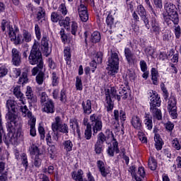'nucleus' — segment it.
<instances>
[{"label":"nucleus","instance_id":"60","mask_svg":"<svg viewBox=\"0 0 181 181\" xmlns=\"http://www.w3.org/2000/svg\"><path fill=\"white\" fill-rule=\"evenodd\" d=\"M95 151L96 152V153L100 155V153H101V152H103V144H100V143H95Z\"/></svg>","mask_w":181,"mask_h":181},{"label":"nucleus","instance_id":"33","mask_svg":"<svg viewBox=\"0 0 181 181\" xmlns=\"http://www.w3.org/2000/svg\"><path fill=\"white\" fill-rule=\"evenodd\" d=\"M72 22L69 17H66L64 20L59 21V25L60 26H64L66 29H70V23Z\"/></svg>","mask_w":181,"mask_h":181},{"label":"nucleus","instance_id":"32","mask_svg":"<svg viewBox=\"0 0 181 181\" xmlns=\"http://www.w3.org/2000/svg\"><path fill=\"white\" fill-rule=\"evenodd\" d=\"M101 40V35L98 31H95L92 33L90 36V42L92 43H98Z\"/></svg>","mask_w":181,"mask_h":181},{"label":"nucleus","instance_id":"6","mask_svg":"<svg viewBox=\"0 0 181 181\" xmlns=\"http://www.w3.org/2000/svg\"><path fill=\"white\" fill-rule=\"evenodd\" d=\"M52 129L53 132H62V134H66L69 132V126L65 123L62 122L60 117H55V122L52 124Z\"/></svg>","mask_w":181,"mask_h":181},{"label":"nucleus","instance_id":"59","mask_svg":"<svg viewBox=\"0 0 181 181\" xmlns=\"http://www.w3.org/2000/svg\"><path fill=\"white\" fill-rule=\"evenodd\" d=\"M35 35L37 40H40V37H41L40 27H39V25L37 24H35Z\"/></svg>","mask_w":181,"mask_h":181},{"label":"nucleus","instance_id":"8","mask_svg":"<svg viewBox=\"0 0 181 181\" xmlns=\"http://www.w3.org/2000/svg\"><path fill=\"white\" fill-rule=\"evenodd\" d=\"M176 104H177L176 98H175V96H170L168 99L167 109L173 119L177 118V107Z\"/></svg>","mask_w":181,"mask_h":181},{"label":"nucleus","instance_id":"44","mask_svg":"<svg viewBox=\"0 0 181 181\" xmlns=\"http://www.w3.org/2000/svg\"><path fill=\"white\" fill-rule=\"evenodd\" d=\"M23 40H24L27 43L32 40V35L30 34V33L25 30H23Z\"/></svg>","mask_w":181,"mask_h":181},{"label":"nucleus","instance_id":"18","mask_svg":"<svg viewBox=\"0 0 181 181\" xmlns=\"http://www.w3.org/2000/svg\"><path fill=\"white\" fill-rule=\"evenodd\" d=\"M124 56L128 64H132L135 62V55L131 51V49L126 47L124 48Z\"/></svg>","mask_w":181,"mask_h":181},{"label":"nucleus","instance_id":"34","mask_svg":"<svg viewBox=\"0 0 181 181\" xmlns=\"http://www.w3.org/2000/svg\"><path fill=\"white\" fill-rule=\"evenodd\" d=\"M70 47H65L64 49V57L67 64L71 59V52H70Z\"/></svg>","mask_w":181,"mask_h":181},{"label":"nucleus","instance_id":"47","mask_svg":"<svg viewBox=\"0 0 181 181\" xmlns=\"http://www.w3.org/2000/svg\"><path fill=\"white\" fill-rule=\"evenodd\" d=\"M78 29V24L75 21H72L71 25V35H74V36H76Z\"/></svg>","mask_w":181,"mask_h":181},{"label":"nucleus","instance_id":"49","mask_svg":"<svg viewBox=\"0 0 181 181\" xmlns=\"http://www.w3.org/2000/svg\"><path fill=\"white\" fill-rule=\"evenodd\" d=\"M106 23L110 29L112 28V25H114V18H112V16L111 14H108L106 18Z\"/></svg>","mask_w":181,"mask_h":181},{"label":"nucleus","instance_id":"57","mask_svg":"<svg viewBox=\"0 0 181 181\" xmlns=\"http://www.w3.org/2000/svg\"><path fill=\"white\" fill-rule=\"evenodd\" d=\"M60 101H62V103H66V101H67V95H66V90L64 89L61 90Z\"/></svg>","mask_w":181,"mask_h":181},{"label":"nucleus","instance_id":"58","mask_svg":"<svg viewBox=\"0 0 181 181\" xmlns=\"http://www.w3.org/2000/svg\"><path fill=\"white\" fill-rule=\"evenodd\" d=\"M1 30H3V32H5L6 28L9 30V28H11V25H9V23H8V21H6V20H3L1 21Z\"/></svg>","mask_w":181,"mask_h":181},{"label":"nucleus","instance_id":"38","mask_svg":"<svg viewBox=\"0 0 181 181\" xmlns=\"http://www.w3.org/2000/svg\"><path fill=\"white\" fill-rule=\"evenodd\" d=\"M64 149L66 152H71L73 151V143L70 140H66L63 143Z\"/></svg>","mask_w":181,"mask_h":181},{"label":"nucleus","instance_id":"43","mask_svg":"<svg viewBox=\"0 0 181 181\" xmlns=\"http://www.w3.org/2000/svg\"><path fill=\"white\" fill-rule=\"evenodd\" d=\"M46 15V11L42 7H39L38 11L37 13V19L40 21V19H43Z\"/></svg>","mask_w":181,"mask_h":181},{"label":"nucleus","instance_id":"15","mask_svg":"<svg viewBox=\"0 0 181 181\" xmlns=\"http://www.w3.org/2000/svg\"><path fill=\"white\" fill-rule=\"evenodd\" d=\"M91 100H87L86 101H83L81 103V107L83 110V114L85 115H90L93 112Z\"/></svg>","mask_w":181,"mask_h":181},{"label":"nucleus","instance_id":"39","mask_svg":"<svg viewBox=\"0 0 181 181\" xmlns=\"http://www.w3.org/2000/svg\"><path fill=\"white\" fill-rule=\"evenodd\" d=\"M51 79L53 87L59 86V76L56 72L52 73Z\"/></svg>","mask_w":181,"mask_h":181},{"label":"nucleus","instance_id":"36","mask_svg":"<svg viewBox=\"0 0 181 181\" xmlns=\"http://www.w3.org/2000/svg\"><path fill=\"white\" fill-rule=\"evenodd\" d=\"M158 73L155 68L151 69V80L153 81V84L157 86L158 84Z\"/></svg>","mask_w":181,"mask_h":181},{"label":"nucleus","instance_id":"42","mask_svg":"<svg viewBox=\"0 0 181 181\" xmlns=\"http://www.w3.org/2000/svg\"><path fill=\"white\" fill-rule=\"evenodd\" d=\"M107 141V137L104 133L100 132L98 135V140L96 141L97 144H103Z\"/></svg>","mask_w":181,"mask_h":181},{"label":"nucleus","instance_id":"5","mask_svg":"<svg viewBox=\"0 0 181 181\" xmlns=\"http://www.w3.org/2000/svg\"><path fill=\"white\" fill-rule=\"evenodd\" d=\"M89 119L90 121V127L93 129V135H95L103 129V120L101 119V117L97 115V114H93L90 116Z\"/></svg>","mask_w":181,"mask_h":181},{"label":"nucleus","instance_id":"45","mask_svg":"<svg viewBox=\"0 0 181 181\" xmlns=\"http://www.w3.org/2000/svg\"><path fill=\"white\" fill-rule=\"evenodd\" d=\"M103 54L101 52H98L95 54V57L93 58V61L96 62L97 63H98L99 64H100V63H103Z\"/></svg>","mask_w":181,"mask_h":181},{"label":"nucleus","instance_id":"48","mask_svg":"<svg viewBox=\"0 0 181 181\" xmlns=\"http://www.w3.org/2000/svg\"><path fill=\"white\" fill-rule=\"evenodd\" d=\"M39 155H35V158H34L33 165L35 168H40L42 165V159Z\"/></svg>","mask_w":181,"mask_h":181},{"label":"nucleus","instance_id":"1","mask_svg":"<svg viewBox=\"0 0 181 181\" xmlns=\"http://www.w3.org/2000/svg\"><path fill=\"white\" fill-rule=\"evenodd\" d=\"M6 107L8 113L6 118L8 119L7 124V131L8 132L7 141H9L12 145H18L19 142L23 141V134L22 128L18 126V115L15 114L18 111L16 102L12 100L6 101Z\"/></svg>","mask_w":181,"mask_h":181},{"label":"nucleus","instance_id":"56","mask_svg":"<svg viewBox=\"0 0 181 181\" xmlns=\"http://www.w3.org/2000/svg\"><path fill=\"white\" fill-rule=\"evenodd\" d=\"M163 19L165 23H167V25H172V22L173 23V20L170 17V14H163Z\"/></svg>","mask_w":181,"mask_h":181},{"label":"nucleus","instance_id":"26","mask_svg":"<svg viewBox=\"0 0 181 181\" xmlns=\"http://www.w3.org/2000/svg\"><path fill=\"white\" fill-rule=\"evenodd\" d=\"M128 93H129V90L127 88H122L119 91V94L117 95V101H121L122 100H127L128 98Z\"/></svg>","mask_w":181,"mask_h":181},{"label":"nucleus","instance_id":"41","mask_svg":"<svg viewBox=\"0 0 181 181\" xmlns=\"http://www.w3.org/2000/svg\"><path fill=\"white\" fill-rule=\"evenodd\" d=\"M28 73L23 72L21 75V76L18 79V84H26L28 83Z\"/></svg>","mask_w":181,"mask_h":181},{"label":"nucleus","instance_id":"63","mask_svg":"<svg viewBox=\"0 0 181 181\" xmlns=\"http://www.w3.org/2000/svg\"><path fill=\"white\" fill-rule=\"evenodd\" d=\"M145 53L148 57L153 56L155 51L153 50V48H152L151 47H148L147 48H146Z\"/></svg>","mask_w":181,"mask_h":181},{"label":"nucleus","instance_id":"2","mask_svg":"<svg viewBox=\"0 0 181 181\" xmlns=\"http://www.w3.org/2000/svg\"><path fill=\"white\" fill-rule=\"evenodd\" d=\"M28 62L30 64H32L33 66L37 64V66L34 67L31 71V73L33 76H36L37 69L45 68L43 57H42V52H40V49H39L38 42H35L33 45L32 49L28 57Z\"/></svg>","mask_w":181,"mask_h":181},{"label":"nucleus","instance_id":"16","mask_svg":"<svg viewBox=\"0 0 181 181\" xmlns=\"http://www.w3.org/2000/svg\"><path fill=\"white\" fill-rule=\"evenodd\" d=\"M43 106V112H46L47 114H53L54 112V103H53V100H48Z\"/></svg>","mask_w":181,"mask_h":181},{"label":"nucleus","instance_id":"35","mask_svg":"<svg viewBox=\"0 0 181 181\" xmlns=\"http://www.w3.org/2000/svg\"><path fill=\"white\" fill-rule=\"evenodd\" d=\"M52 99H49V96L45 92H42L40 94V102L41 105L43 106L44 104H46L48 101H50Z\"/></svg>","mask_w":181,"mask_h":181},{"label":"nucleus","instance_id":"13","mask_svg":"<svg viewBox=\"0 0 181 181\" xmlns=\"http://www.w3.org/2000/svg\"><path fill=\"white\" fill-rule=\"evenodd\" d=\"M78 12L82 22H87V21H88V11L86 6L81 4L78 7Z\"/></svg>","mask_w":181,"mask_h":181},{"label":"nucleus","instance_id":"19","mask_svg":"<svg viewBox=\"0 0 181 181\" xmlns=\"http://www.w3.org/2000/svg\"><path fill=\"white\" fill-rule=\"evenodd\" d=\"M132 127L139 131L142 129V120L138 116H133L131 121Z\"/></svg>","mask_w":181,"mask_h":181},{"label":"nucleus","instance_id":"29","mask_svg":"<svg viewBox=\"0 0 181 181\" xmlns=\"http://www.w3.org/2000/svg\"><path fill=\"white\" fill-rule=\"evenodd\" d=\"M62 20H63V16L62 15L59 14L57 12L54 11L51 13V21L53 22V23H60L62 22Z\"/></svg>","mask_w":181,"mask_h":181},{"label":"nucleus","instance_id":"23","mask_svg":"<svg viewBox=\"0 0 181 181\" xmlns=\"http://www.w3.org/2000/svg\"><path fill=\"white\" fill-rule=\"evenodd\" d=\"M28 125H30V134L31 136H36V118L32 117L30 119L28 120Z\"/></svg>","mask_w":181,"mask_h":181},{"label":"nucleus","instance_id":"62","mask_svg":"<svg viewBox=\"0 0 181 181\" xmlns=\"http://www.w3.org/2000/svg\"><path fill=\"white\" fill-rule=\"evenodd\" d=\"M173 144V148H175V149H177V151L180 150V144H179V140H177V139H174L172 141Z\"/></svg>","mask_w":181,"mask_h":181},{"label":"nucleus","instance_id":"31","mask_svg":"<svg viewBox=\"0 0 181 181\" xmlns=\"http://www.w3.org/2000/svg\"><path fill=\"white\" fill-rule=\"evenodd\" d=\"M20 110L21 112H23V115H24V117H28V118H30V119L31 118H35V117L32 116V112H30L29 109H28L27 105L21 106Z\"/></svg>","mask_w":181,"mask_h":181},{"label":"nucleus","instance_id":"3","mask_svg":"<svg viewBox=\"0 0 181 181\" xmlns=\"http://www.w3.org/2000/svg\"><path fill=\"white\" fill-rule=\"evenodd\" d=\"M119 68V57L117 52L112 53L111 56L108 59V74L110 76H115L118 73V69Z\"/></svg>","mask_w":181,"mask_h":181},{"label":"nucleus","instance_id":"17","mask_svg":"<svg viewBox=\"0 0 181 181\" xmlns=\"http://www.w3.org/2000/svg\"><path fill=\"white\" fill-rule=\"evenodd\" d=\"M144 127L151 131L153 128V122H152V116L149 113H145L144 119Z\"/></svg>","mask_w":181,"mask_h":181},{"label":"nucleus","instance_id":"51","mask_svg":"<svg viewBox=\"0 0 181 181\" xmlns=\"http://www.w3.org/2000/svg\"><path fill=\"white\" fill-rule=\"evenodd\" d=\"M160 87H161V90L163 93L164 100L165 101H168V98H169V92H168V90L165 87V83H161Z\"/></svg>","mask_w":181,"mask_h":181},{"label":"nucleus","instance_id":"53","mask_svg":"<svg viewBox=\"0 0 181 181\" xmlns=\"http://www.w3.org/2000/svg\"><path fill=\"white\" fill-rule=\"evenodd\" d=\"M58 11H59V12H61V13L64 15V16H66V15H67V7H66V4H60L59 7L58 8Z\"/></svg>","mask_w":181,"mask_h":181},{"label":"nucleus","instance_id":"40","mask_svg":"<svg viewBox=\"0 0 181 181\" xmlns=\"http://www.w3.org/2000/svg\"><path fill=\"white\" fill-rule=\"evenodd\" d=\"M9 70L5 65H2L0 66V78H4L8 75Z\"/></svg>","mask_w":181,"mask_h":181},{"label":"nucleus","instance_id":"12","mask_svg":"<svg viewBox=\"0 0 181 181\" xmlns=\"http://www.w3.org/2000/svg\"><path fill=\"white\" fill-rule=\"evenodd\" d=\"M112 141V145H110L108 146V148L107 150V155L109 156H114V152H116V153H119V148H118V141H117V139H115V137H114V134L111 132Z\"/></svg>","mask_w":181,"mask_h":181},{"label":"nucleus","instance_id":"54","mask_svg":"<svg viewBox=\"0 0 181 181\" xmlns=\"http://www.w3.org/2000/svg\"><path fill=\"white\" fill-rule=\"evenodd\" d=\"M137 12H138V15L140 17L146 15V11H145V8H144V6L142 5L138 6Z\"/></svg>","mask_w":181,"mask_h":181},{"label":"nucleus","instance_id":"64","mask_svg":"<svg viewBox=\"0 0 181 181\" xmlns=\"http://www.w3.org/2000/svg\"><path fill=\"white\" fill-rule=\"evenodd\" d=\"M140 67L141 71H148V66L146 65V62L145 61L140 62Z\"/></svg>","mask_w":181,"mask_h":181},{"label":"nucleus","instance_id":"10","mask_svg":"<svg viewBox=\"0 0 181 181\" xmlns=\"http://www.w3.org/2000/svg\"><path fill=\"white\" fill-rule=\"evenodd\" d=\"M11 62L13 66H21L22 64V56L18 49L13 48L11 50Z\"/></svg>","mask_w":181,"mask_h":181},{"label":"nucleus","instance_id":"22","mask_svg":"<svg viewBox=\"0 0 181 181\" xmlns=\"http://www.w3.org/2000/svg\"><path fill=\"white\" fill-rule=\"evenodd\" d=\"M113 114L115 121H119V119L121 121H125L127 119V114L125 113V111L122 110L119 111L115 110Z\"/></svg>","mask_w":181,"mask_h":181},{"label":"nucleus","instance_id":"14","mask_svg":"<svg viewBox=\"0 0 181 181\" xmlns=\"http://www.w3.org/2000/svg\"><path fill=\"white\" fill-rule=\"evenodd\" d=\"M41 49L42 53L46 57L52 53V48L49 47V40L46 37H43L41 41Z\"/></svg>","mask_w":181,"mask_h":181},{"label":"nucleus","instance_id":"30","mask_svg":"<svg viewBox=\"0 0 181 181\" xmlns=\"http://www.w3.org/2000/svg\"><path fill=\"white\" fill-rule=\"evenodd\" d=\"M29 151L30 155H38V156H40L43 153V151H40L37 146L35 144H32L30 146Z\"/></svg>","mask_w":181,"mask_h":181},{"label":"nucleus","instance_id":"9","mask_svg":"<svg viewBox=\"0 0 181 181\" xmlns=\"http://www.w3.org/2000/svg\"><path fill=\"white\" fill-rule=\"evenodd\" d=\"M150 108H156V107H160V97L155 91H150Z\"/></svg>","mask_w":181,"mask_h":181},{"label":"nucleus","instance_id":"21","mask_svg":"<svg viewBox=\"0 0 181 181\" xmlns=\"http://www.w3.org/2000/svg\"><path fill=\"white\" fill-rule=\"evenodd\" d=\"M151 23L153 33H155V35H159V33H160V25H159V23L158 22V20H156V18L153 17L151 18Z\"/></svg>","mask_w":181,"mask_h":181},{"label":"nucleus","instance_id":"4","mask_svg":"<svg viewBox=\"0 0 181 181\" xmlns=\"http://www.w3.org/2000/svg\"><path fill=\"white\" fill-rule=\"evenodd\" d=\"M118 94L117 93V88L116 87H111L110 89H107L105 92V107L107 111V112H110V111H112L114 110V101H112V99H111V97L112 98H115L117 100V96Z\"/></svg>","mask_w":181,"mask_h":181},{"label":"nucleus","instance_id":"7","mask_svg":"<svg viewBox=\"0 0 181 181\" xmlns=\"http://www.w3.org/2000/svg\"><path fill=\"white\" fill-rule=\"evenodd\" d=\"M167 15H170L171 19H173L174 25H178L179 23V14L176 11V6L172 3H167L164 6Z\"/></svg>","mask_w":181,"mask_h":181},{"label":"nucleus","instance_id":"24","mask_svg":"<svg viewBox=\"0 0 181 181\" xmlns=\"http://www.w3.org/2000/svg\"><path fill=\"white\" fill-rule=\"evenodd\" d=\"M25 95H26L28 103H30V104H31L32 103H36L37 98H36V96L33 95V90H32L31 87H30V86L27 87Z\"/></svg>","mask_w":181,"mask_h":181},{"label":"nucleus","instance_id":"11","mask_svg":"<svg viewBox=\"0 0 181 181\" xmlns=\"http://www.w3.org/2000/svg\"><path fill=\"white\" fill-rule=\"evenodd\" d=\"M18 30H13V28L9 27V32H8V36L11 40V42H13L14 45L16 46H18V45H21L22 43V40H21V35H17Z\"/></svg>","mask_w":181,"mask_h":181},{"label":"nucleus","instance_id":"25","mask_svg":"<svg viewBox=\"0 0 181 181\" xmlns=\"http://www.w3.org/2000/svg\"><path fill=\"white\" fill-rule=\"evenodd\" d=\"M13 94L17 97V98H19L21 103L25 105V98H23V93L21 92V87L16 86L13 89Z\"/></svg>","mask_w":181,"mask_h":181},{"label":"nucleus","instance_id":"50","mask_svg":"<svg viewBox=\"0 0 181 181\" xmlns=\"http://www.w3.org/2000/svg\"><path fill=\"white\" fill-rule=\"evenodd\" d=\"M76 88L79 91L83 90V82L81 81V78L79 76H76Z\"/></svg>","mask_w":181,"mask_h":181},{"label":"nucleus","instance_id":"46","mask_svg":"<svg viewBox=\"0 0 181 181\" xmlns=\"http://www.w3.org/2000/svg\"><path fill=\"white\" fill-rule=\"evenodd\" d=\"M21 163L26 170L29 166V163L28 162V156L25 153H23L21 156Z\"/></svg>","mask_w":181,"mask_h":181},{"label":"nucleus","instance_id":"27","mask_svg":"<svg viewBox=\"0 0 181 181\" xmlns=\"http://www.w3.org/2000/svg\"><path fill=\"white\" fill-rule=\"evenodd\" d=\"M83 175H84V173L82 170H78L77 172L74 171L71 173L72 179L75 181H84L83 180Z\"/></svg>","mask_w":181,"mask_h":181},{"label":"nucleus","instance_id":"20","mask_svg":"<svg viewBox=\"0 0 181 181\" xmlns=\"http://www.w3.org/2000/svg\"><path fill=\"white\" fill-rule=\"evenodd\" d=\"M45 71H46L45 67L37 69L36 72V74H37L36 76V81L37 84H43V81L45 80Z\"/></svg>","mask_w":181,"mask_h":181},{"label":"nucleus","instance_id":"55","mask_svg":"<svg viewBox=\"0 0 181 181\" xmlns=\"http://www.w3.org/2000/svg\"><path fill=\"white\" fill-rule=\"evenodd\" d=\"M140 18H141V21H143L146 29H150L151 25H149V19H148V17H146V14L144 16H140Z\"/></svg>","mask_w":181,"mask_h":181},{"label":"nucleus","instance_id":"37","mask_svg":"<svg viewBox=\"0 0 181 181\" xmlns=\"http://www.w3.org/2000/svg\"><path fill=\"white\" fill-rule=\"evenodd\" d=\"M148 168L151 170H156V168H158V163H156V160L153 157H151L148 159Z\"/></svg>","mask_w":181,"mask_h":181},{"label":"nucleus","instance_id":"61","mask_svg":"<svg viewBox=\"0 0 181 181\" xmlns=\"http://www.w3.org/2000/svg\"><path fill=\"white\" fill-rule=\"evenodd\" d=\"M99 172L100 173L103 177H107V176L110 175V170L106 167L105 168H102V170H99Z\"/></svg>","mask_w":181,"mask_h":181},{"label":"nucleus","instance_id":"28","mask_svg":"<svg viewBox=\"0 0 181 181\" xmlns=\"http://www.w3.org/2000/svg\"><path fill=\"white\" fill-rule=\"evenodd\" d=\"M150 111L153 117L156 118V119H158V121L162 119V112L160 110L158 109L157 107H151L150 108Z\"/></svg>","mask_w":181,"mask_h":181},{"label":"nucleus","instance_id":"52","mask_svg":"<svg viewBox=\"0 0 181 181\" xmlns=\"http://www.w3.org/2000/svg\"><path fill=\"white\" fill-rule=\"evenodd\" d=\"M92 127H86V130H85V138L86 139H91V136L93 135V132L91 131Z\"/></svg>","mask_w":181,"mask_h":181}]
</instances>
